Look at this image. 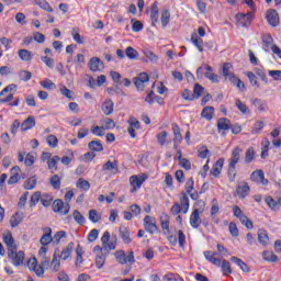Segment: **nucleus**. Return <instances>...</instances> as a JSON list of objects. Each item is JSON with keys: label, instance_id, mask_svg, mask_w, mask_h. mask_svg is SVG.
I'll use <instances>...</instances> for the list:
<instances>
[{"label": "nucleus", "instance_id": "48", "mask_svg": "<svg viewBox=\"0 0 281 281\" xmlns=\"http://www.w3.org/2000/svg\"><path fill=\"white\" fill-rule=\"evenodd\" d=\"M50 269L52 271H58L60 269V260L58 259V254L53 255V260L50 262Z\"/></svg>", "mask_w": 281, "mask_h": 281}, {"label": "nucleus", "instance_id": "13", "mask_svg": "<svg viewBox=\"0 0 281 281\" xmlns=\"http://www.w3.org/2000/svg\"><path fill=\"white\" fill-rule=\"evenodd\" d=\"M251 181H256V183H261L262 186H267L269 180L265 178V172L262 170H256L250 176Z\"/></svg>", "mask_w": 281, "mask_h": 281}, {"label": "nucleus", "instance_id": "26", "mask_svg": "<svg viewBox=\"0 0 281 281\" xmlns=\"http://www.w3.org/2000/svg\"><path fill=\"white\" fill-rule=\"evenodd\" d=\"M18 56L21 60H23V63H32V52L25 48L19 49Z\"/></svg>", "mask_w": 281, "mask_h": 281}, {"label": "nucleus", "instance_id": "30", "mask_svg": "<svg viewBox=\"0 0 281 281\" xmlns=\"http://www.w3.org/2000/svg\"><path fill=\"white\" fill-rule=\"evenodd\" d=\"M180 204L183 210V214H188V210H190V199L186 194V192H181Z\"/></svg>", "mask_w": 281, "mask_h": 281}, {"label": "nucleus", "instance_id": "16", "mask_svg": "<svg viewBox=\"0 0 281 281\" xmlns=\"http://www.w3.org/2000/svg\"><path fill=\"white\" fill-rule=\"evenodd\" d=\"M250 190L251 189L249 188V184L247 182H241L236 188L237 196L239 199H245L249 194Z\"/></svg>", "mask_w": 281, "mask_h": 281}, {"label": "nucleus", "instance_id": "25", "mask_svg": "<svg viewBox=\"0 0 281 281\" xmlns=\"http://www.w3.org/2000/svg\"><path fill=\"white\" fill-rule=\"evenodd\" d=\"M150 19L154 26L159 23V7L157 5V2H154L151 5Z\"/></svg>", "mask_w": 281, "mask_h": 281}, {"label": "nucleus", "instance_id": "58", "mask_svg": "<svg viewBox=\"0 0 281 281\" xmlns=\"http://www.w3.org/2000/svg\"><path fill=\"white\" fill-rule=\"evenodd\" d=\"M50 186L54 188V190H60V177L58 175H54L50 178Z\"/></svg>", "mask_w": 281, "mask_h": 281}, {"label": "nucleus", "instance_id": "41", "mask_svg": "<svg viewBox=\"0 0 281 281\" xmlns=\"http://www.w3.org/2000/svg\"><path fill=\"white\" fill-rule=\"evenodd\" d=\"M256 158V151L254 147H249L245 153V164H251Z\"/></svg>", "mask_w": 281, "mask_h": 281}, {"label": "nucleus", "instance_id": "4", "mask_svg": "<svg viewBox=\"0 0 281 281\" xmlns=\"http://www.w3.org/2000/svg\"><path fill=\"white\" fill-rule=\"evenodd\" d=\"M8 257L10 258L12 265H14V267H21V265H23L24 260H25V252L23 251H16V248H14L13 250H9L8 251Z\"/></svg>", "mask_w": 281, "mask_h": 281}, {"label": "nucleus", "instance_id": "1", "mask_svg": "<svg viewBox=\"0 0 281 281\" xmlns=\"http://www.w3.org/2000/svg\"><path fill=\"white\" fill-rule=\"evenodd\" d=\"M101 243L105 251H115V248L117 247V235L111 236V233L105 231L101 237Z\"/></svg>", "mask_w": 281, "mask_h": 281}, {"label": "nucleus", "instance_id": "60", "mask_svg": "<svg viewBox=\"0 0 281 281\" xmlns=\"http://www.w3.org/2000/svg\"><path fill=\"white\" fill-rule=\"evenodd\" d=\"M42 196H41V192L36 191L31 195V203L30 206L34 207L36 205V203H38L41 201Z\"/></svg>", "mask_w": 281, "mask_h": 281}, {"label": "nucleus", "instance_id": "55", "mask_svg": "<svg viewBox=\"0 0 281 281\" xmlns=\"http://www.w3.org/2000/svg\"><path fill=\"white\" fill-rule=\"evenodd\" d=\"M235 105L237 106L238 111H240V113H244V114L249 113V108H247V104L243 103L240 99H236Z\"/></svg>", "mask_w": 281, "mask_h": 281}, {"label": "nucleus", "instance_id": "39", "mask_svg": "<svg viewBox=\"0 0 281 281\" xmlns=\"http://www.w3.org/2000/svg\"><path fill=\"white\" fill-rule=\"evenodd\" d=\"M88 147L90 148V150H92L93 153H102L104 150V146H102V143L98 142V140H92L88 144Z\"/></svg>", "mask_w": 281, "mask_h": 281}, {"label": "nucleus", "instance_id": "64", "mask_svg": "<svg viewBox=\"0 0 281 281\" xmlns=\"http://www.w3.org/2000/svg\"><path fill=\"white\" fill-rule=\"evenodd\" d=\"M266 203L270 210H278L279 205L278 202L273 200L271 196L266 198Z\"/></svg>", "mask_w": 281, "mask_h": 281}, {"label": "nucleus", "instance_id": "62", "mask_svg": "<svg viewBox=\"0 0 281 281\" xmlns=\"http://www.w3.org/2000/svg\"><path fill=\"white\" fill-rule=\"evenodd\" d=\"M231 82H233V85L235 87H237V89H239V91H245V82H243V80H240V78L235 77Z\"/></svg>", "mask_w": 281, "mask_h": 281}, {"label": "nucleus", "instance_id": "52", "mask_svg": "<svg viewBox=\"0 0 281 281\" xmlns=\"http://www.w3.org/2000/svg\"><path fill=\"white\" fill-rule=\"evenodd\" d=\"M160 21H161L162 27L168 26V23H170V11L169 10L162 11Z\"/></svg>", "mask_w": 281, "mask_h": 281}, {"label": "nucleus", "instance_id": "31", "mask_svg": "<svg viewBox=\"0 0 281 281\" xmlns=\"http://www.w3.org/2000/svg\"><path fill=\"white\" fill-rule=\"evenodd\" d=\"M237 175H238V171L236 170V165H232L228 162V168H227L228 181H231V183H234V181H236Z\"/></svg>", "mask_w": 281, "mask_h": 281}, {"label": "nucleus", "instance_id": "40", "mask_svg": "<svg viewBox=\"0 0 281 281\" xmlns=\"http://www.w3.org/2000/svg\"><path fill=\"white\" fill-rule=\"evenodd\" d=\"M74 251V241L69 243L66 248L63 249L60 254L61 260H67L69 256H71V252Z\"/></svg>", "mask_w": 281, "mask_h": 281}, {"label": "nucleus", "instance_id": "47", "mask_svg": "<svg viewBox=\"0 0 281 281\" xmlns=\"http://www.w3.org/2000/svg\"><path fill=\"white\" fill-rule=\"evenodd\" d=\"M203 93H205V88H203L199 83H195L193 87V95H194L195 100H199V98H201V95H203Z\"/></svg>", "mask_w": 281, "mask_h": 281}, {"label": "nucleus", "instance_id": "3", "mask_svg": "<svg viewBox=\"0 0 281 281\" xmlns=\"http://www.w3.org/2000/svg\"><path fill=\"white\" fill-rule=\"evenodd\" d=\"M233 214L237 218H239L241 225H245L247 229H254V222L247 217V215L243 214V210H240V206H233Z\"/></svg>", "mask_w": 281, "mask_h": 281}, {"label": "nucleus", "instance_id": "8", "mask_svg": "<svg viewBox=\"0 0 281 281\" xmlns=\"http://www.w3.org/2000/svg\"><path fill=\"white\" fill-rule=\"evenodd\" d=\"M69 204L65 206V202H63V200H55L53 202V212H60L61 214L67 216V214H69Z\"/></svg>", "mask_w": 281, "mask_h": 281}, {"label": "nucleus", "instance_id": "18", "mask_svg": "<svg viewBox=\"0 0 281 281\" xmlns=\"http://www.w3.org/2000/svg\"><path fill=\"white\" fill-rule=\"evenodd\" d=\"M103 172H112V175H117V160L111 161L108 160L103 167H102Z\"/></svg>", "mask_w": 281, "mask_h": 281}, {"label": "nucleus", "instance_id": "28", "mask_svg": "<svg viewBox=\"0 0 281 281\" xmlns=\"http://www.w3.org/2000/svg\"><path fill=\"white\" fill-rule=\"evenodd\" d=\"M101 109H102L104 115H111L113 113V109H114L113 100L109 99V100L104 101L101 105Z\"/></svg>", "mask_w": 281, "mask_h": 281}, {"label": "nucleus", "instance_id": "10", "mask_svg": "<svg viewBox=\"0 0 281 281\" xmlns=\"http://www.w3.org/2000/svg\"><path fill=\"white\" fill-rule=\"evenodd\" d=\"M261 45L265 52H269L270 49H273V46L276 45L273 44V36H271V34L261 35Z\"/></svg>", "mask_w": 281, "mask_h": 281}, {"label": "nucleus", "instance_id": "11", "mask_svg": "<svg viewBox=\"0 0 281 281\" xmlns=\"http://www.w3.org/2000/svg\"><path fill=\"white\" fill-rule=\"evenodd\" d=\"M267 21L272 27H278L280 24V16L278 15V11L270 9L267 14Z\"/></svg>", "mask_w": 281, "mask_h": 281}, {"label": "nucleus", "instance_id": "37", "mask_svg": "<svg viewBox=\"0 0 281 281\" xmlns=\"http://www.w3.org/2000/svg\"><path fill=\"white\" fill-rule=\"evenodd\" d=\"M191 43L195 45V47L199 49V52H203V38L199 37L196 33H193L191 35Z\"/></svg>", "mask_w": 281, "mask_h": 281}, {"label": "nucleus", "instance_id": "33", "mask_svg": "<svg viewBox=\"0 0 281 281\" xmlns=\"http://www.w3.org/2000/svg\"><path fill=\"white\" fill-rule=\"evenodd\" d=\"M231 260L232 262H235V265H237L244 273H249V266H247V263H245V261H243L240 258L232 257Z\"/></svg>", "mask_w": 281, "mask_h": 281}, {"label": "nucleus", "instance_id": "45", "mask_svg": "<svg viewBox=\"0 0 281 281\" xmlns=\"http://www.w3.org/2000/svg\"><path fill=\"white\" fill-rule=\"evenodd\" d=\"M101 220L102 215L97 210L89 211V221H91V223H98Z\"/></svg>", "mask_w": 281, "mask_h": 281}, {"label": "nucleus", "instance_id": "57", "mask_svg": "<svg viewBox=\"0 0 281 281\" xmlns=\"http://www.w3.org/2000/svg\"><path fill=\"white\" fill-rule=\"evenodd\" d=\"M77 188H80V190H85L87 192L89 190V188H91V183H89V181L80 178L77 181Z\"/></svg>", "mask_w": 281, "mask_h": 281}, {"label": "nucleus", "instance_id": "50", "mask_svg": "<svg viewBox=\"0 0 281 281\" xmlns=\"http://www.w3.org/2000/svg\"><path fill=\"white\" fill-rule=\"evenodd\" d=\"M40 85H41V87H43V89H47L48 91H54V89H56V83H54L49 79H45V80L41 81Z\"/></svg>", "mask_w": 281, "mask_h": 281}, {"label": "nucleus", "instance_id": "5", "mask_svg": "<svg viewBox=\"0 0 281 281\" xmlns=\"http://www.w3.org/2000/svg\"><path fill=\"white\" fill-rule=\"evenodd\" d=\"M171 128L173 133V149L177 150V148H179V144L183 142V135L181 134V127H179V124L172 123Z\"/></svg>", "mask_w": 281, "mask_h": 281}, {"label": "nucleus", "instance_id": "44", "mask_svg": "<svg viewBox=\"0 0 281 281\" xmlns=\"http://www.w3.org/2000/svg\"><path fill=\"white\" fill-rule=\"evenodd\" d=\"M156 138H157L159 146H166V142L168 139V132H166V131L159 132L156 135Z\"/></svg>", "mask_w": 281, "mask_h": 281}, {"label": "nucleus", "instance_id": "38", "mask_svg": "<svg viewBox=\"0 0 281 281\" xmlns=\"http://www.w3.org/2000/svg\"><path fill=\"white\" fill-rule=\"evenodd\" d=\"M23 222V215L20 213H15L10 218V225L11 227H19L21 223Z\"/></svg>", "mask_w": 281, "mask_h": 281}, {"label": "nucleus", "instance_id": "2", "mask_svg": "<svg viewBox=\"0 0 281 281\" xmlns=\"http://www.w3.org/2000/svg\"><path fill=\"white\" fill-rule=\"evenodd\" d=\"M114 258L119 265H134L135 262V255L133 251H130L127 255L124 250H117L114 252Z\"/></svg>", "mask_w": 281, "mask_h": 281}, {"label": "nucleus", "instance_id": "7", "mask_svg": "<svg viewBox=\"0 0 281 281\" xmlns=\"http://www.w3.org/2000/svg\"><path fill=\"white\" fill-rule=\"evenodd\" d=\"M222 76L226 81L232 82L236 75L234 74V66L231 63H225L222 66Z\"/></svg>", "mask_w": 281, "mask_h": 281}, {"label": "nucleus", "instance_id": "53", "mask_svg": "<svg viewBox=\"0 0 281 281\" xmlns=\"http://www.w3.org/2000/svg\"><path fill=\"white\" fill-rule=\"evenodd\" d=\"M63 238H67V232L65 231L57 232L53 237L54 245H60V239Z\"/></svg>", "mask_w": 281, "mask_h": 281}, {"label": "nucleus", "instance_id": "56", "mask_svg": "<svg viewBox=\"0 0 281 281\" xmlns=\"http://www.w3.org/2000/svg\"><path fill=\"white\" fill-rule=\"evenodd\" d=\"M52 201H54V198L49 194H43L41 198V203L44 207H49L52 205Z\"/></svg>", "mask_w": 281, "mask_h": 281}, {"label": "nucleus", "instance_id": "46", "mask_svg": "<svg viewBox=\"0 0 281 281\" xmlns=\"http://www.w3.org/2000/svg\"><path fill=\"white\" fill-rule=\"evenodd\" d=\"M262 258L267 260V262H278V257L272 251H263Z\"/></svg>", "mask_w": 281, "mask_h": 281}, {"label": "nucleus", "instance_id": "49", "mask_svg": "<svg viewBox=\"0 0 281 281\" xmlns=\"http://www.w3.org/2000/svg\"><path fill=\"white\" fill-rule=\"evenodd\" d=\"M143 54L144 56H146V58H148L151 63H157V60H159V57L153 53V50L145 48L143 49Z\"/></svg>", "mask_w": 281, "mask_h": 281}, {"label": "nucleus", "instance_id": "19", "mask_svg": "<svg viewBox=\"0 0 281 281\" xmlns=\"http://www.w3.org/2000/svg\"><path fill=\"white\" fill-rule=\"evenodd\" d=\"M225 165V159L220 158L214 165L213 168L211 170V175L213 177H221V170H223V166Z\"/></svg>", "mask_w": 281, "mask_h": 281}, {"label": "nucleus", "instance_id": "14", "mask_svg": "<svg viewBox=\"0 0 281 281\" xmlns=\"http://www.w3.org/2000/svg\"><path fill=\"white\" fill-rule=\"evenodd\" d=\"M43 232L44 235L41 237L40 243L46 247V245H49V243H54V237H52V227H44Z\"/></svg>", "mask_w": 281, "mask_h": 281}, {"label": "nucleus", "instance_id": "22", "mask_svg": "<svg viewBox=\"0 0 281 281\" xmlns=\"http://www.w3.org/2000/svg\"><path fill=\"white\" fill-rule=\"evenodd\" d=\"M119 232L124 245H131V233L128 232V228L126 226H121Z\"/></svg>", "mask_w": 281, "mask_h": 281}, {"label": "nucleus", "instance_id": "43", "mask_svg": "<svg viewBox=\"0 0 281 281\" xmlns=\"http://www.w3.org/2000/svg\"><path fill=\"white\" fill-rule=\"evenodd\" d=\"M37 179L36 176L29 178L24 183L25 190H34L36 188Z\"/></svg>", "mask_w": 281, "mask_h": 281}, {"label": "nucleus", "instance_id": "23", "mask_svg": "<svg viewBox=\"0 0 281 281\" xmlns=\"http://www.w3.org/2000/svg\"><path fill=\"white\" fill-rule=\"evenodd\" d=\"M257 236H258V243H260L262 247H267V245H269V234H267V231L259 229L257 232Z\"/></svg>", "mask_w": 281, "mask_h": 281}, {"label": "nucleus", "instance_id": "36", "mask_svg": "<svg viewBox=\"0 0 281 281\" xmlns=\"http://www.w3.org/2000/svg\"><path fill=\"white\" fill-rule=\"evenodd\" d=\"M269 138H265L261 143V159H267L269 157V146H270Z\"/></svg>", "mask_w": 281, "mask_h": 281}, {"label": "nucleus", "instance_id": "42", "mask_svg": "<svg viewBox=\"0 0 281 281\" xmlns=\"http://www.w3.org/2000/svg\"><path fill=\"white\" fill-rule=\"evenodd\" d=\"M35 5L42 8V10H46V12H54V9L49 3L45 0H34Z\"/></svg>", "mask_w": 281, "mask_h": 281}, {"label": "nucleus", "instance_id": "15", "mask_svg": "<svg viewBox=\"0 0 281 281\" xmlns=\"http://www.w3.org/2000/svg\"><path fill=\"white\" fill-rule=\"evenodd\" d=\"M2 240L4 245L8 247V251H12L16 249V244H14V237H12V233L8 232L2 235Z\"/></svg>", "mask_w": 281, "mask_h": 281}, {"label": "nucleus", "instance_id": "34", "mask_svg": "<svg viewBox=\"0 0 281 281\" xmlns=\"http://www.w3.org/2000/svg\"><path fill=\"white\" fill-rule=\"evenodd\" d=\"M160 225L164 232H170V216H168V214H162L160 216Z\"/></svg>", "mask_w": 281, "mask_h": 281}, {"label": "nucleus", "instance_id": "20", "mask_svg": "<svg viewBox=\"0 0 281 281\" xmlns=\"http://www.w3.org/2000/svg\"><path fill=\"white\" fill-rule=\"evenodd\" d=\"M232 128V122L227 117H221L217 121V131L221 133V131H229Z\"/></svg>", "mask_w": 281, "mask_h": 281}, {"label": "nucleus", "instance_id": "24", "mask_svg": "<svg viewBox=\"0 0 281 281\" xmlns=\"http://www.w3.org/2000/svg\"><path fill=\"white\" fill-rule=\"evenodd\" d=\"M36 126V120L34 116H29L24 122L21 124V131H30V128H34Z\"/></svg>", "mask_w": 281, "mask_h": 281}, {"label": "nucleus", "instance_id": "63", "mask_svg": "<svg viewBox=\"0 0 281 281\" xmlns=\"http://www.w3.org/2000/svg\"><path fill=\"white\" fill-rule=\"evenodd\" d=\"M231 82H233V85L235 87H237V89H239V91H245V82H243V80H240V78L235 77Z\"/></svg>", "mask_w": 281, "mask_h": 281}, {"label": "nucleus", "instance_id": "17", "mask_svg": "<svg viewBox=\"0 0 281 281\" xmlns=\"http://www.w3.org/2000/svg\"><path fill=\"white\" fill-rule=\"evenodd\" d=\"M199 214H201V212L194 210L190 215V225L193 229H199V225H201V216Z\"/></svg>", "mask_w": 281, "mask_h": 281}, {"label": "nucleus", "instance_id": "54", "mask_svg": "<svg viewBox=\"0 0 281 281\" xmlns=\"http://www.w3.org/2000/svg\"><path fill=\"white\" fill-rule=\"evenodd\" d=\"M108 93L109 95H113V93H116L117 95H126V93H124V90L117 87V83H115L112 88H108Z\"/></svg>", "mask_w": 281, "mask_h": 281}, {"label": "nucleus", "instance_id": "27", "mask_svg": "<svg viewBox=\"0 0 281 281\" xmlns=\"http://www.w3.org/2000/svg\"><path fill=\"white\" fill-rule=\"evenodd\" d=\"M206 72L204 74L205 78H207V80H211V82H215L218 83V75L214 74V68H212V66L206 65L205 67Z\"/></svg>", "mask_w": 281, "mask_h": 281}, {"label": "nucleus", "instance_id": "6", "mask_svg": "<svg viewBox=\"0 0 281 281\" xmlns=\"http://www.w3.org/2000/svg\"><path fill=\"white\" fill-rule=\"evenodd\" d=\"M252 19H254L252 12L236 14V20L238 23H240L241 27H249V25H251Z\"/></svg>", "mask_w": 281, "mask_h": 281}, {"label": "nucleus", "instance_id": "35", "mask_svg": "<svg viewBox=\"0 0 281 281\" xmlns=\"http://www.w3.org/2000/svg\"><path fill=\"white\" fill-rule=\"evenodd\" d=\"M125 55L127 56V58L130 60H137V58H139V52H137V49L133 48V46H128L125 49Z\"/></svg>", "mask_w": 281, "mask_h": 281}, {"label": "nucleus", "instance_id": "21", "mask_svg": "<svg viewBox=\"0 0 281 281\" xmlns=\"http://www.w3.org/2000/svg\"><path fill=\"white\" fill-rule=\"evenodd\" d=\"M88 65L90 71H100V67H102L104 63L99 57H92Z\"/></svg>", "mask_w": 281, "mask_h": 281}, {"label": "nucleus", "instance_id": "9", "mask_svg": "<svg viewBox=\"0 0 281 281\" xmlns=\"http://www.w3.org/2000/svg\"><path fill=\"white\" fill-rule=\"evenodd\" d=\"M148 179V176L143 175V176H132L130 178L131 181V186L133 188L132 192H135V190L142 188V184L144 183V181H146Z\"/></svg>", "mask_w": 281, "mask_h": 281}, {"label": "nucleus", "instance_id": "12", "mask_svg": "<svg viewBox=\"0 0 281 281\" xmlns=\"http://www.w3.org/2000/svg\"><path fill=\"white\" fill-rule=\"evenodd\" d=\"M241 155H243V148H240L239 146H236L231 153V158L228 159V164L236 166L240 161Z\"/></svg>", "mask_w": 281, "mask_h": 281}, {"label": "nucleus", "instance_id": "61", "mask_svg": "<svg viewBox=\"0 0 281 281\" xmlns=\"http://www.w3.org/2000/svg\"><path fill=\"white\" fill-rule=\"evenodd\" d=\"M72 216L78 225H85V217L80 214V211L75 210Z\"/></svg>", "mask_w": 281, "mask_h": 281}, {"label": "nucleus", "instance_id": "29", "mask_svg": "<svg viewBox=\"0 0 281 281\" xmlns=\"http://www.w3.org/2000/svg\"><path fill=\"white\" fill-rule=\"evenodd\" d=\"M204 258L215 267H221V259L214 257V251H204Z\"/></svg>", "mask_w": 281, "mask_h": 281}, {"label": "nucleus", "instance_id": "32", "mask_svg": "<svg viewBox=\"0 0 281 281\" xmlns=\"http://www.w3.org/2000/svg\"><path fill=\"white\" fill-rule=\"evenodd\" d=\"M201 117L210 122L214 117V106H205L201 112Z\"/></svg>", "mask_w": 281, "mask_h": 281}, {"label": "nucleus", "instance_id": "51", "mask_svg": "<svg viewBox=\"0 0 281 281\" xmlns=\"http://www.w3.org/2000/svg\"><path fill=\"white\" fill-rule=\"evenodd\" d=\"M104 262H106V255H104V252L97 255L95 265L98 269H102V267H104Z\"/></svg>", "mask_w": 281, "mask_h": 281}, {"label": "nucleus", "instance_id": "59", "mask_svg": "<svg viewBox=\"0 0 281 281\" xmlns=\"http://www.w3.org/2000/svg\"><path fill=\"white\" fill-rule=\"evenodd\" d=\"M222 272L224 276H229V273H232V266L229 265V261L223 260Z\"/></svg>", "mask_w": 281, "mask_h": 281}]
</instances>
